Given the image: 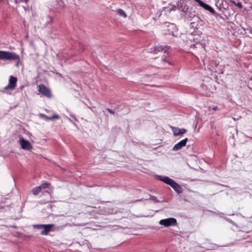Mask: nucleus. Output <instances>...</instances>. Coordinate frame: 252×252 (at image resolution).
<instances>
[{
  "instance_id": "nucleus-1",
  "label": "nucleus",
  "mask_w": 252,
  "mask_h": 252,
  "mask_svg": "<svg viewBox=\"0 0 252 252\" xmlns=\"http://www.w3.org/2000/svg\"><path fill=\"white\" fill-rule=\"evenodd\" d=\"M157 179L170 186L178 193L182 192L183 189L181 186L168 177L159 175L157 176Z\"/></svg>"
},
{
  "instance_id": "nucleus-2",
  "label": "nucleus",
  "mask_w": 252,
  "mask_h": 252,
  "mask_svg": "<svg viewBox=\"0 0 252 252\" xmlns=\"http://www.w3.org/2000/svg\"><path fill=\"white\" fill-rule=\"evenodd\" d=\"M0 60H19L20 57L15 53L0 50Z\"/></svg>"
},
{
  "instance_id": "nucleus-3",
  "label": "nucleus",
  "mask_w": 252,
  "mask_h": 252,
  "mask_svg": "<svg viewBox=\"0 0 252 252\" xmlns=\"http://www.w3.org/2000/svg\"><path fill=\"white\" fill-rule=\"evenodd\" d=\"M152 51L156 52V53L161 52L166 54L167 56H169L171 51V48L168 46H157L154 47L153 50H152Z\"/></svg>"
},
{
  "instance_id": "nucleus-4",
  "label": "nucleus",
  "mask_w": 252,
  "mask_h": 252,
  "mask_svg": "<svg viewBox=\"0 0 252 252\" xmlns=\"http://www.w3.org/2000/svg\"><path fill=\"white\" fill-rule=\"evenodd\" d=\"M159 224L165 227L175 225L177 223V220L175 218H169L166 219L161 220L159 222Z\"/></svg>"
},
{
  "instance_id": "nucleus-5",
  "label": "nucleus",
  "mask_w": 252,
  "mask_h": 252,
  "mask_svg": "<svg viewBox=\"0 0 252 252\" xmlns=\"http://www.w3.org/2000/svg\"><path fill=\"white\" fill-rule=\"evenodd\" d=\"M19 144L21 148L25 150L30 151L32 149V146L31 143L28 140H25L23 138H20L19 139Z\"/></svg>"
},
{
  "instance_id": "nucleus-6",
  "label": "nucleus",
  "mask_w": 252,
  "mask_h": 252,
  "mask_svg": "<svg viewBox=\"0 0 252 252\" xmlns=\"http://www.w3.org/2000/svg\"><path fill=\"white\" fill-rule=\"evenodd\" d=\"M38 91L40 94L47 97L50 98L51 96V94L50 90L44 85H40L38 86Z\"/></svg>"
},
{
  "instance_id": "nucleus-7",
  "label": "nucleus",
  "mask_w": 252,
  "mask_h": 252,
  "mask_svg": "<svg viewBox=\"0 0 252 252\" xmlns=\"http://www.w3.org/2000/svg\"><path fill=\"white\" fill-rule=\"evenodd\" d=\"M17 81V79L16 77L10 76L9 79L8 84L3 88L4 90L14 89L16 85Z\"/></svg>"
},
{
  "instance_id": "nucleus-8",
  "label": "nucleus",
  "mask_w": 252,
  "mask_h": 252,
  "mask_svg": "<svg viewBox=\"0 0 252 252\" xmlns=\"http://www.w3.org/2000/svg\"><path fill=\"white\" fill-rule=\"evenodd\" d=\"M195 1L198 3L199 5L203 7L205 10H207L209 11H210L211 13L215 14L216 12L215 10L209 5L207 4V3L204 2L203 1H201V0H195Z\"/></svg>"
},
{
  "instance_id": "nucleus-9",
  "label": "nucleus",
  "mask_w": 252,
  "mask_h": 252,
  "mask_svg": "<svg viewBox=\"0 0 252 252\" xmlns=\"http://www.w3.org/2000/svg\"><path fill=\"white\" fill-rule=\"evenodd\" d=\"M188 141V138H186L185 139L181 140L178 143L176 144L173 148V150L177 151L181 150L183 147L185 146L187 142Z\"/></svg>"
},
{
  "instance_id": "nucleus-10",
  "label": "nucleus",
  "mask_w": 252,
  "mask_h": 252,
  "mask_svg": "<svg viewBox=\"0 0 252 252\" xmlns=\"http://www.w3.org/2000/svg\"><path fill=\"white\" fill-rule=\"evenodd\" d=\"M171 129L174 136L182 135L187 132L185 128H179L176 127L171 126Z\"/></svg>"
},
{
  "instance_id": "nucleus-11",
  "label": "nucleus",
  "mask_w": 252,
  "mask_h": 252,
  "mask_svg": "<svg viewBox=\"0 0 252 252\" xmlns=\"http://www.w3.org/2000/svg\"><path fill=\"white\" fill-rule=\"evenodd\" d=\"M54 226V224L52 223L45 224V226L43 227V230L41 231L40 234L42 235H47Z\"/></svg>"
},
{
  "instance_id": "nucleus-12",
  "label": "nucleus",
  "mask_w": 252,
  "mask_h": 252,
  "mask_svg": "<svg viewBox=\"0 0 252 252\" xmlns=\"http://www.w3.org/2000/svg\"><path fill=\"white\" fill-rule=\"evenodd\" d=\"M39 116L41 118L43 119V120H44L46 121H48L49 120H52L55 119H59V116L57 114H54L51 117H48V116L45 115V114H40Z\"/></svg>"
},
{
  "instance_id": "nucleus-13",
  "label": "nucleus",
  "mask_w": 252,
  "mask_h": 252,
  "mask_svg": "<svg viewBox=\"0 0 252 252\" xmlns=\"http://www.w3.org/2000/svg\"><path fill=\"white\" fill-rule=\"evenodd\" d=\"M41 189L40 188V186L36 187L34 188H33L32 191L33 194L34 195H36L38 194V193L41 191Z\"/></svg>"
},
{
  "instance_id": "nucleus-14",
  "label": "nucleus",
  "mask_w": 252,
  "mask_h": 252,
  "mask_svg": "<svg viewBox=\"0 0 252 252\" xmlns=\"http://www.w3.org/2000/svg\"><path fill=\"white\" fill-rule=\"evenodd\" d=\"M49 186H50V184L48 183H43L39 186L42 189L48 188L49 187Z\"/></svg>"
},
{
  "instance_id": "nucleus-15",
  "label": "nucleus",
  "mask_w": 252,
  "mask_h": 252,
  "mask_svg": "<svg viewBox=\"0 0 252 252\" xmlns=\"http://www.w3.org/2000/svg\"><path fill=\"white\" fill-rule=\"evenodd\" d=\"M118 13L121 15V16H122L123 17H126V14L125 13V12H124V10H123L122 9H119L118 10Z\"/></svg>"
},
{
  "instance_id": "nucleus-16",
  "label": "nucleus",
  "mask_w": 252,
  "mask_h": 252,
  "mask_svg": "<svg viewBox=\"0 0 252 252\" xmlns=\"http://www.w3.org/2000/svg\"><path fill=\"white\" fill-rule=\"evenodd\" d=\"M45 224H36L34 225V227L37 228L38 229H43V227H44Z\"/></svg>"
},
{
  "instance_id": "nucleus-17",
  "label": "nucleus",
  "mask_w": 252,
  "mask_h": 252,
  "mask_svg": "<svg viewBox=\"0 0 252 252\" xmlns=\"http://www.w3.org/2000/svg\"><path fill=\"white\" fill-rule=\"evenodd\" d=\"M231 2L235 4L236 6L238 7L239 8H241L242 7V4L240 2H235L234 1H231Z\"/></svg>"
},
{
  "instance_id": "nucleus-18",
  "label": "nucleus",
  "mask_w": 252,
  "mask_h": 252,
  "mask_svg": "<svg viewBox=\"0 0 252 252\" xmlns=\"http://www.w3.org/2000/svg\"><path fill=\"white\" fill-rule=\"evenodd\" d=\"M16 3L20 2H28L29 0H15Z\"/></svg>"
},
{
  "instance_id": "nucleus-19",
  "label": "nucleus",
  "mask_w": 252,
  "mask_h": 252,
  "mask_svg": "<svg viewBox=\"0 0 252 252\" xmlns=\"http://www.w3.org/2000/svg\"><path fill=\"white\" fill-rule=\"evenodd\" d=\"M106 110L108 111L110 113L112 114H114V113H115V112L113 110H112V109H110L109 108H107Z\"/></svg>"
},
{
  "instance_id": "nucleus-20",
  "label": "nucleus",
  "mask_w": 252,
  "mask_h": 252,
  "mask_svg": "<svg viewBox=\"0 0 252 252\" xmlns=\"http://www.w3.org/2000/svg\"><path fill=\"white\" fill-rule=\"evenodd\" d=\"M152 199L154 201H158L157 200V198L155 197V196H153L152 198Z\"/></svg>"
},
{
  "instance_id": "nucleus-21",
  "label": "nucleus",
  "mask_w": 252,
  "mask_h": 252,
  "mask_svg": "<svg viewBox=\"0 0 252 252\" xmlns=\"http://www.w3.org/2000/svg\"><path fill=\"white\" fill-rule=\"evenodd\" d=\"M213 109L214 110H215H215H217L218 109V107H217V106H215V107H214L213 108Z\"/></svg>"
}]
</instances>
